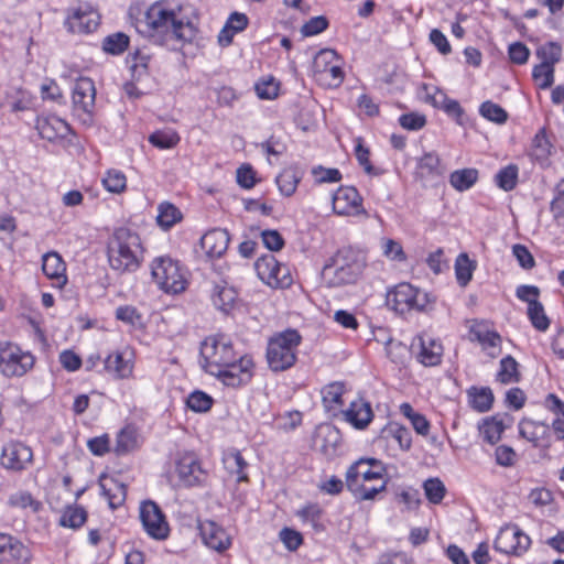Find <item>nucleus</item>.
Returning a JSON list of instances; mask_svg holds the SVG:
<instances>
[{
    "instance_id": "1a4fd4ad",
    "label": "nucleus",
    "mask_w": 564,
    "mask_h": 564,
    "mask_svg": "<svg viewBox=\"0 0 564 564\" xmlns=\"http://www.w3.org/2000/svg\"><path fill=\"white\" fill-rule=\"evenodd\" d=\"M31 352L22 350L18 345L0 343V373L7 378L22 377L34 366Z\"/></svg>"
},
{
    "instance_id": "2f4dec72",
    "label": "nucleus",
    "mask_w": 564,
    "mask_h": 564,
    "mask_svg": "<svg viewBox=\"0 0 564 564\" xmlns=\"http://www.w3.org/2000/svg\"><path fill=\"white\" fill-rule=\"evenodd\" d=\"M248 18L245 13L234 12L228 18L224 29L219 33V42L223 45H228L231 42L232 35L246 29Z\"/></svg>"
},
{
    "instance_id": "c03bdc74",
    "label": "nucleus",
    "mask_w": 564,
    "mask_h": 564,
    "mask_svg": "<svg viewBox=\"0 0 564 564\" xmlns=\"http://www.w3.org/2000/svg\"><path fill=\"white\" fill-rule=\"evenodd\" d=\"M547 426L532 420H522L519 423L520 435L529 442L536 443L545 433Z\"/></svg>"
},
{
    "instance_id": "58836bf2",
    "label": "nucleus",
    "mask_w": 564,
    "mask_h": 564,
    "mask_svg": "<svg viewBox=\"0 0 564 564\" xmlns=\"http://www.w3.org/2000/svg\"><path fill=\"white\" fill-rule=\"evenodd\" d=\"M138 446L139 436L137 431L131 426H127L123 427L117 435L115 453L117 455H124L138 448Z\"/></svg>"
},
{
    "instance_id": "9d476101",
    "label": "nucleus",
    "mask_w": 564,
    "mask_h": 564,
    "mask_svg": "<svg viewBox=\"0 0 564 564\" xmlns=\"http://www.w3.org/2000/svg\"><path fill=\"white\" fill-rule=\"evenodd\" d=\"M96 88L88 77L76 80L73 89V111L76 118L85 126H90L94 120Z\"/></svg>"
},
{
    "instance_id": "6ab92c4d",
    "label": "nucleus",
    "mask_w": 564,
    "mask_h": 564,
    "mask_svg": "<svg viewBox=\"0 0 564 564\" xmlns=\"http://www.w3.org/2000/svg\"><path fill=\"white\" fill-rule=\"evenodd\" d=\"M33 462L31 447L20 441H10L3 445L0 464L11 471H22L29 468Z\"/></svg>"
},
{
    "instance_id": "f704fd0d",
    "label": "nucleus",
    "mask_w": 564,
    "mask_h": 564,
    "mask_svg": "<svg viewBox=\"0 0 564 564\" xmlns=\"http://www.w3.org/2000/svg\"><path fill=\"white\" fill-rule=\"evenodd\" d=\"M470 406L479 413L487 412L491 409L494 402V393L490 388L473 387L468 390Z\"/></svg>"
},
{
    "instance_id": "8fccbe9b",
    "label": "nucleus",
    "mask_w": 564,
    "mask_h": 564,
    "mask_svg": "<svg viewBox=\"0 0 564 564\" xmlns=\"http://www.w3.org/2000/svg\"><path fill=\"white\" fill-rule=\"evenodd\" d=\"M519 169L514 164H510L501 169L496 175L497 185L508 192L516 187L518 182Z\"/></svg>"
},
{
    "instance_id": "4d7b16f0",
    "label": "nucleus",
    "mask_w": 564,
    "mask_h": 564,
    "mask_svg": "<svg viewBox=\"0 0 564 564\" xmlns=\"http://www.w3.org/2000/svg\"><path fill=\"white\" fill-rule=\"evenodd\" d=\"M41 97L43 100H51L57 104H64L65 99L62 89L53 79H45L40 87Z\"/></svg>"
},
{
    "instance_id": "3c124183",
    "label": "nucleus",
    "mask_w": 564,
    "mask_h": 564,
    "mask_svg": "<svg viewBox=\"0 0 564 564\" xmlns=\"http://www.w3.org/2000/svg\"><path fill=\"white\" fill-rule=\"evenodd\" d=\"M528 317L531 321L534 328L540 332H545L550 326V319L545 314L544 306L541 302L531 303L528 306Z\"/></svg>"
},
{
    "instance_id": "e2e57ef3",
    "label": "nucleus",
    "mask_w": 564,
    "mask_h": 564,
    "mask_svg": "<svg viewBox=\"0 0 564 564\" xmlns=\"http://www.w3.org/2000/svg\"><path fill=\"white\" fill-rule=\"evenodd\" d=\"M312 174L317 183H334L339 182L341 174L337 169H325L316 166L312 170Z\"/></svg>"
},
{
    "instance_id": "79ce46f5",
    "label": "nucleus",
    "mask_w": 564,
    "mask_h": 564,
    "mask_svg": "<svg viewBox=\"0 0 564 564\" xmlns=\"http://www.w3.org/2000/svg\"><path fill=\"white\" fill-rule=\"evenodd\" d=\"M344 384L333 382L322 389V400L325 409L330 411L343 404Z\"/></svg>"
},
{
    "instance_id": "39448f33",
    "label": "nucleus",
    "mask_w": 564,
    "mask_h": 564,
    "mask_svg": "<svg viewBox=\"0 0 564 564\" xmlns=\"http://www.w3.org/2000/svg\"><path fill=\"white\" fill-rule=\"evenodd\" d=\"M302 337L295 329H286L269 340L267 360L271 370L284 371L296 361L297 348Z\"/></svg>"
},
{
    "instance_id": "a19ab883",
    "label": "nucleus",
    "mask_w": 564,
    "mask_h": 564,
    "mask_svg": "<svg viewBox=\"0 0 564 564\" xmlns=\"http://www.w3.org/2000/svg\"><path fill=\"white\" fill-rule=\"evenodd\" d=\"M478 178V171L476 169H463L454 171L449 176L451 185L459 191L464 192L469 189Z\"/></svg>"
},
{
    "instance_id": "c756f323",
    "label": "nucleus",
    "mask_w": 564,
    "mask_h": 564,
    "mask_svg": "<svg viewBox=\"0 0 564 564\" xmlns=\"http://www.w3.org/2000/svg\"><path fill=\"white\" fill-rule=\"evenodd\" d=\"M99 486L111 508L122 505L126 499V485L113 477H101Z\"/></svg>"
},
{
    "instance_id": "37998d69",
    "label": "nucleus",
    "mask_w": 564,
    "mask_h": 564,
    "mask_svg": "<svg viewBox=\"0 0 564 564\" xmlns=\"http://www.w3.org/2000/svg\"><path fill=\"white\" fill-rule=\"evenodd\" d=\"M87 519V512L83 507H67L59 518V524L65 528L77 529L82 527Z\"/></svg>"
},
{
    "instance_id": "393cba45",
    "label": "nucleus",
    "mask_w": 564,
    "mask_h": 564,
    "mask_svg": "<svg viewBox=\"0 0 564 564\" xmlns=\"http://www.w3.org/2000/svg\"><path fill=\"white\" fill-rule=\"evenodd\" d=\"M36 129L41 138L51 142L64 139L70 132L69 124L55 115L39 117L36 119Z\"/></svg>"
},
{
    "instance_id": "338daca9",
    "label": "nucleus",
    "mask_w": 564,
    "mask_h": 564,
    "mask_svg": "<svg viewBox=\"0 0 564 564\" xmlns=\"http://www.w3.org/2000/svg\"><path fill=\"white\" fill-rule=\"evenodd\" d=\"M116 317L129 325H141V315L132 306H120L116 311Z\"/></svg>"
},
{
    "instance_id": "69168bd1",
    "label": "nucleus",
    "mask_w": 564,
    "mask_h": 564,
    "mask_svg": "<svg viewBox=\"0 0 564 564\" xmlns=\"http://www.w3.org/2000/svg\"><path fill=\"white\" fill-rule=\"evenodd\" d=\"M383 254L391 260H405V254L400 242L393 239L382 240Z\"/></svg>"
},
{
    "instance_id": "0e129e2a",
    "label": "nucleus",
    "mask_w": 564,
    "mask_h": 564,
    "mask_svg": "<svg viewBox=\"0 0 564 564\" xmlns=\"http://www.w3.org/2000/svg\"><path fill=\"white\" fill-rule=\"evenodd\" d=\"M508 54L512 63L522 65L528 62L530 50L523 43L516 42L509 45Z\"/></svg>"
},
{
    "instance_id": "6e6d98bb",
    "label": "nucleus",
    "mask_w": 564,
    "mask_h": 564,
    "mask_svg": "<svg viewBox=\"0 0 564 564\" xmlns=\"http://www.w3.org/2000/svg\"><path fill=\"white\" fill-rule=\"evenodd\" d=\"M424 492L426 498L432 503H440L445 496V486L438 478H430L424 485Z\"/></svg>"
},
{
    "instance_id": "423d86ee",
    "label": "nucleus",
    "mask_w": 564,
    "mask_h": 564,
    "mask_svg": "<svg viewBox=\"0 0 564 564\" xmlns=\"http://www.w3.org/2000/svg\"><path fill=\"white\" fill-rule=\"evenodd\" d=\"M236 355L231 339L224 334L210 335L200 345L202 367L212 376L219 373Z\"/></svg>"
},
{
    "instance_id": "7ed1b4c3",
    "label": "nucleus",
    "mask_w": 564,
    "mask_h": 564,
    "mask_svg": "<svg viewBox=\"0 0 564 564\" xmlns=\"http://www.w3.org/2000/svg\"><path fill=\"white\" fill-rule=\"evenodd\" d=\"M143 258L139 235L128 228H118L108 243V260L111 269L123 273L134 272Z\"/></svg>"
},
{
    "instance_id": "cd10ccee",
    "label": "nucleus",
    "mask_w": 564,
    "mask_h": 564,
    "mask_svg": "<svg viewBox=\"0 0 564 564\" xmlns=\"http://www.w3.org/2000/svg\"><path fill=\"white\" fill-rule=\"evenodd\" d=\"M420 350L417 352V360L426 366L433 367L441 362L443 356V346L440 341L431 338L430 336H420Z\"/></svg>"
},
{
    "instance_id": "ea45409f",
    "label": "nucleus",
    "mask_w": 564,
    "mask_h": 564,
    "mask_svg": "<svg viewBox=\"0 0 564 564\" xmlns=\"http://www.w3.org/2000/svg\"><path fill=\"white\" fill-rule=\"evenodd\" d=\"M518 362L511 356H506L500 360V367L497 372V381L502 384L514 383L520 380V372L518 370Z\"/></svg>"
},
{
    "instance_id": "49530a36",
    "label": "nucleus",
    "mask_w": 564,
    "mask_h": 564,
    "mask_svg": "<svg viewBox=\"0 0 564 564\" xmlns=\"http://www.w3.org/2000/svg\"><path fill=\"white\" fill-rule=\"evenodd\" d=\"M129 45V37L124 33L110 34L104 39L102 50L112 55L123 53Z\"/></svg>"
},
{
    "instance_id": "c9c22d12",
    "label": "nucleus",
    "mask_w": 564,
    "mask_h": 564,
    "mask_svg": "<svg viewBox=\"0 0 564 564\" xmlns=\"http://www.w3.org/2000/svg\"><path fill=\"white\" fill-rule=\"evenodd\" d=\"M181 220L182 213L175 205L163 202L158 206L156 221L162 229L169 230Z\"/></svg>"
},
{
    "instance_id": "de8ad7c7",
    "label": "nucleus",
    "mask_w": 564,
    "mask_h": 564,
    "mask_svg": "<svg viewBox=\"0 0 564 564\" xmlns=\"http://www.w3.org/2000/svg\"><path fill=\"white\" fill-rule=\"evenodd\" d=\"M532 77L539 88L547 89L554 82V67L546 63H540L533 67Z\"/></svg>"
},
{
    "instance_id": "bf43d9fd",
    "label": "nucleus",
    "mask_w": 564,
    "mask_h": 564,
    "mask_svg": "<svg viewBox=\"0 0 564 564\" xmlns=\"http://www.w3.org/2000/svg\"><path fill=\"white\" fill-rule=\"evenodd\" d=\"M254 89L259 98L273 99L278 96L279 84L273 78H270L257 83Z\"/></svg>"
},
{
    "instance_id": "2eb2a0df",
    "label": "nucleus",
    "mask_w": 564,
    "mask_h": 564,
    "mask_svg": "<svg viewBox=\"0 0 564 564\" xmlns=\"http://www.w3.org/2000/svg\"><path fill=\"white\" fill-rule=\"evenodd\" d=\"M531 539L514 524L500 529L496 540V551L507 555H521L528 551Z\"/></svg>"
},
{
    "instance_id": "473e14b6",
    "label": "nucleus",
    "mask_w": 564,
    "mask_h": 564,
    "mask_svg": "<svg viewBox=\"0 0 564 564\" xmlns=\"http://www.w3.org/2000/svg\"><path fill=\"white\" fill-rule=\"evenodd\" d=\"M212 301L217 310L228 313L236 304L237 292L228 285H216Z\"/></svg>"
},
{
    "instance_id": "5701e85b",
    "label": "nucleus",
    "mask_w": 564,
    "mask_h": 564,
    "mask_svg": "<svg viewBox=\"0 0 564 564\" xmlns=\"http://www.w3.org/2000/svg\"><path fill=\"white\" fill-rule=\"evenodd\" d=\"M198 530L203 540V543L210 550L217 552H224L231 545V538L214 521L205 520L198 524Z\"/></svg>"
},
{
    "instance_id": "09e8293b",
    "label": "nucleus",
    "mask_w": 564,
    "mask_h": 564,
    "mask_svg": "<svg viewBox=\"0 0 564 564\" xmlns=\"http://www.w3.org/2000/svg\"><path fill=\"white\" fill-rule=\"evenodd\" d=\"M149 142L161 150L172 149L180 142V137L173 130L155 131L149 137Z\"/></svg>"
},
{
    "instance_id": "a18cd8bd",
    "label": "nucleus",
    "mask_w": 564,
    "mask_h": 564,
    "mask_svg": "<svg viewBox=\"0 0 564 564\" xmlns=\"http://www.w3.org/2000/svg\"><path fill=\"white\" fill-rule=\"evenodd\" d=\"M474 269L475 265L466 253H462L457 257L455 262V273L459 285L465 286L468 284L471 280Z\"/></svg>"
},
{
    "instance_id": "5fc2aeb1",
    "label": "nucleus",
    "mask_w": 564,
    "mask_h": 564,
    "mask_svg": "<svg viewBox=\"0 0 564 564\" xmlns=\"http://www.w3.org/2000/svg\"><path fill=\"white\" fill-rule=\"evenodd\" d=\"M105 188L110 193H121L126 188L127 180L122 172L109 170L102 178Z\"/></svg>"
},
{
    "instance_id": "dca6fc26",
    "label": "nucleus",
    "mask_w": 564,
    "mask_h": 564,
    "mask_svg": "<svg viewBox=\"0 0 564 564\" xmlns=\"http://www.w3.org/2000/svg\"><path fill=\"white\" fill-rule=\"evenodd\" d=\"M253 362L247 356L236 355V358L220 369L219 373L214 376L225 386L237 388L247 384L252 378Z\"/></svg>"
},
{
    "instance_id": "f257e3e1",
    "label": "nucleus",
    "mask_w": 564,
    "mask_h": 564,
    "mask_svg": "<svg viewBox=\"0 0 564 564\" xmlns=\"http://www.w3.org/2000/svg\"><path fill=\"white\" fill-rule=\"evenodd\" d=\"M137 30L161 45L170 41L192 42L196 35V28L184 19L181 8L165 0L156 1L148 8L137 21Z\"/></svg>"
},
{
    "instance_id": "ddd939ff",
    "label": "nucleus",
    "mask_w": 564,
    "mask_h": 564,
    "mask_svg": "<svg viewBox=\"0 0 564 564\" xmlns=\"http://www.w3.org/2000/svg\"><path fill=\"white\" fill-rule=\"evenodd\" d=\"M140 520L144 531L154 540H165L170 528L160 507L151 500L140 505Z\"/></svg>"
},
{
    "instance_id": "13d9d810",
    "label": "nucleus",
    "mask_w": 564,
    "mask_h": 564,
    "mask_svg": "<svg viewBox=\"0 0 564 564\" xmlns=\"http://www.w3.org/2000/svg\"><path fill=\"white\" fill-rule=\"evenodd\" d=\"M212 404V397L203 391H194L187 398V406L195 412H206Z\"/></svg>"
},
{
    "instance_id": "aec40b11",
    "label": "nucleus",
    "mask_w": 564,
    "mask_h": 564,
    "mask_svg": "<svg viewBox=\"0 0 564 564\" xmlns=\"http://www.w3.org/2000/svg\"><path fill=\"white\" fill-rule=\"evenodd\" d=\"M333 210L340 216H367L362 197L352 186H341L333 195Z\"/></svg>"
},
{
    "instance_id": "4468645a",
    "label": "nucleus",
    "mask_w": 564,
    "mask_h": 564,
    "mask_svg": "<svg viewBox=\"0 0 564 564\" xmlns=\"http://www.w3.org/2000/svg\"><path fill=\"white\" fill-rule=\"evenodd\" d=\"M175 475L181 487L202 486L207 479V473L193 453H184L176 460Z\"/></svg>"
},
{
    "instance_id": "20e7f679",
    "label": "nucleus",
    "mask_w": 564,
    "mask_h": 564,
    "mask_svg": "<svg viewBox=\"0 0 564 564\" xmlns=\"http://www.w3.org/2000/svg\"><path fill=\"white\" fill-rule=\"evenodd\" d=\"M364 263L350 248L339 250L322 271L323 280L330 286L354 283L362 272Z\"/></svg>"
},
{
    "instance_id": "0eeeda50",
    "label": "nucleus",
    "mask_w": 564,
    "mask_h": 564,
    "mask_svg": "<svg viewBox=\"0 0 564 564\" xmlns=\"http://www.w3.org/2000/svg\"><path fill=\"white\" fill-rule=\"evenodd\" d=\"M386 303L390 310L403 315L426 310L430 297L426 292L403 282L387 292Z\"/></svg>"
},
{
    "instance_id": "603ef678",
    "label": "nucleus",
    "mask_w": 564,
    "mask_h": 564,
    "mask_svg": "<svg viewBox=\"0 0 564 564\" xmlns=\"http://www.w3.org/2000/svg\"><path fill=\"white\" fill-rule=\"evenodd\" d=\"M479 112L487 120L499 124L505 123L508 119L507 111L492 101L482 102L480 105Z\"/></svg>"
},
{
    "instance_id": "f8f14e48",
    "label": "nucleus",
    "mask_w": 564,
    "mask_h": 564,
    "mask_svg": "<svg viewBox=\"0 0 564 564\" xmlns=\"http://www.w3.org/2000/svg\"><path fill=\"white\" fill-rule=\"evenodd\" d=\"M99 22L98 11L88 2L78 1L67 9L64 24L72 33L88 34L98 28Z\"/></svg>"
},
{
    "instance_id": "4be33fe9",
    "label": "nucleus",
    "mask_w": 564,
    "mask_h": 564,
    "mask_svg": "<svg viewBox=\"0 0 564 564\" xmlns=\"http://www.w3.org/2000/svg\"><path fill=\"white\" fill-rule=\"evenodd\" d=\"M31 552L17 538L0 533V564L14 562L17 564H29L31 561Z\"/></svg>"
},
{
    "instance_id": "a878e982",
    "label": "nucleus",
    "mask_w": 564,
    "mask_h": 564,
    "mask_svg": "<svg viewBox=\"0 0 564 564\" xmlns=\"http://www.w3.org/2000/svg\"><path fill=\"white\" fill-rule=\"evenodd\" d=\"M341 414L344 420L357 430H365L373 419L371 404L364 399L351 401Z\"/></svg>"
},
{
    "instance_id": "412c9836",
    "label": "nucleus",
    "mask_w": 564,
    "mask_h": 564,
    "mask_svg": "<svg viewBox=\"0 0 564 564\" xmlns=\"http://www.w3.org/2000/svg\"><path fill=\"white\" fill-rule=\"evenodd\" d=\"M446 167L435 151L425 152L416 160L414 175L424 185L440 180Z\"/></svg>"
},
{
    "instance_id": "9b49d317",
    "label": "nucleus",
    "mask_w": 564,
    "mask_h": 564,
    "mask_svg": "<svg viewBox=\"0 0 564 564\" xmlns=\"http://www.w3.org/2000/svg\"><path fill=\"white\" fill-rule=\"evenodd\" d=\"M313 73L316 80L329 87H338L344 79L339 56L330 48L321 50L315 55Z\"/></svg>"
},
{
    "instance_id": "bb28decb",
    "label": "nucleus",
    "mask_w": 564,
    "mask_h": 564,
    "mask_svg": "<svg viewBox=\"0 0 564 564\" xmlns=\"http://www.w3.org/2000/svg\"><path fill=\"white\" fill-rule=\"evenodd\" d=\"M229 245V234L225 229H213L200 239V247L208 258L221 257Z\"/></svg>"
},
{
    "instance_id": "e433bc0d",
    "label": "nucleus",
    "mask_w": 564,
    "mask_h": 564,
    "mask_svg": "<svg viewBox=\"0 0 564 564\" xmlns=\"http://www.w3.org/2000/svg\"><path fill=\"white\" fill-rule=\"evenodd\" d=\"M300 181V172L291 166L284 169L275 178L279 191L284 196L293 195Z\"/></svg>"
},
{
    "instance_id": "f03ea898",
    "label": "nucleus",
    "mask_w": 564,
    "mask_h": 564,
    "mask_svg": "<svg viewBox=\"0 0 564 564\" xmlns=\"http://www.w3.org/2000/svg\"><path fill=\"white\" fill-rule=\"evenodd\" d=\"M384 468L375 458H360L346 471V486L358 500H373L387 488Z\"/></svg>"
},
{
    "instance_id": "774afa93",
    "label": "nucleus",
    "mask_w": 564,
    "mask_h": 564,
    "mask_svg": "<svg viewBox=\"0 0 564 564\" xmlns=\"http://www.w3.org/2000/svg\"><path fill=\"white\" fill-rule=\"evenodd\" d=\"M512 253L513 256L516 257V259L518 260L519 264L523 268V269H532L535 264L534 262V258L533 256L531 254V252L528 250L527 247H524L523 245H514L512 247Z\"/></svg>"
},
{
    "instance_id": "c85d7f7f",
    "label": "nucleus",
    "mask_w": 564,
    "mask_h": 564,
    "mask_svg": "<svg viewBox=\"0 0 564 564\" xmlns=\"http://www.w3.org/2000/svg\"><path fill=\"white\" fill-rule=\"evenodd\" d=\"M552 151L553 145L546 137L545 130L541 129L532 139L529 155L542 167H547L550 165Z\"/></svg>"
},
{
    "instance_id": "052dcab7",
    "label": "nucleus",
    "mask_w": 564,
    "mask_h": 564,
    "mask_svg": "<svg viewBox=\"0 0 564 564\" xmlns=\"http://www.w3.org/2000/svg\"><path fill=\"white\" fill-rule=\"evenodd\" d=\"M9 503L18 508H32L33 511H37L40 503L35 501L32 495L28 491H18L10 496Z\"/></svg>"
},
{
    "instance_id": "864d4df0",
    "label": "nucleus",
    "mask_w": 564,
    "mask_h": 564,
    "mask_svg": "<svg viewBox=\"0 0 564 564\" xmlns=\"http://www.w3.org/2000/svg\"><path fill=\"white\" fill-rule=\"evenodd\" d=\"M536 55L541 63H546L554 67L561 59L562 47L555 42H549L536 50Z\"/></svg>"
},
{
    "instance_id": "6e6552de",
    "label": "nucleus",
    "mask_w": 564,
    "mask_h": 564,
    "mask_svg": "<svg viewBox=\"0 0 564 564\" xmlns=\"http://www.w3.org/2000/svg\"><path fill=\"white\" fill-rule=\"evenodd\" d=\"M151 273L159 285L166 293H181L186 289L187 279L178 261L171 257H158L152 261Z\"/></svg>"
},
{
    "instance_id": "72a5a7b5",
    "label": "nucleus",
    "mask_w": 564,
    "mask_h": 564,
    "mask_svg": "<svg viewBox=\"0 0 564 564\" xmlns=\"http://www.w3.org/2000/svg\"><path fill=\"white\" fill-rule=\"evenodd\" d=\"M223 463L225 468L232 475L237 476V481H247L248 476L245 469L248 466L241 453L237 449H230L224 454Z\"/></svg>"
},
{
    "instance_id": "4c0bfd02",
    "label": "nucleus",
    "mask_w": 564,
    "mask_h": 564,
    "mask_svg": "<svg viewBox=\"0 0 564 564\" xmlns=\"http://www.w3.org/2000/svg\"><path fill=\"white\" fill-rule=\"evenodd\" d=\"M505 429L506 425L503 424L502 419L497 416L485 419L479 425L480 435L482 436L484 441L488 442L489 444L497 443L500 440Z\"/></svg>"
},
{
    "instance_id": "f3484780",
    "label": "nucleus",
    "mask_w": 564,
    "mask_h": 564,
    "mask_svg": "<svg viewBox=\"0 0 564 564\" xmlns=\"http://www.w3.org/2000/svg\"><path fill=\"white\" fill-rule=\"evenodd\" d=\"M104 368L113 379L131 378L134 369V350L126 345L111 351L104 360Z\"/></svg>"
},
{
    "instance_id": "a211bd4d",
    "label": "nucleus",
    "mask_w": 564,
    "mask_h": 564,
    "mask_svg": "<svg viewBox=\"0 0 564 564\" xmlns=\"http://www.w3.org/2000/svg\"><path fill=\"white\" fill-rule=\"evenodd\" d=\"M262 281L272 288H288L292 283L289 268L280 263L273 256L259 259L256 263Z\"/></svg>"
},
{
    "instance_id": "7c9ffc66",
    "label": "nucleus",
    "mask_w": 564,
    "mask_h": 564,
    "mask_svg": "<svg viewBox=\"0 0 564 564\" xmlns=\"http://www.w3.org/2000/svg\"><path fill=\"white\" fill-rule=\"evenodd\" d=\"M42 270L48 279L63 280L64 282L66 280L65 263L55 251H50L42 257Z\"/></svg>"
},
{
    "instance_id": "680f3d73",
    "label": "nucleus",
    "mask_w": 564,
    "mask_h": 564,
    "mask_svg": "<svg viewBox=\"0 0 564 564\" xmlns=\"http://www.w3.org/2000/svg\"><path fill=\"white\" fill-rule=\"evenodd\" d=\"M327 26L328 21L325 17H314L302 26L301 32L304 36H313L326 30Z\"/></svg>"
},
{
    "instance_id": "b1692460",
    "label": "nucleus",
    "mask_w": 564,
    "mask_h": 564,
    "mask_svg": "<svg viewBox=\"0 0 564 564\" xmlns=\"http://www.w3.org/2000/svg\"><path fill=\"white\" fill-rule=\"evenodd\" d=\"M470 336L473 340H477L484 351L490 357L496 358L501 352V336L490 329L484 323H476L470 328Z\"/></svg>"
}]
</instances>
